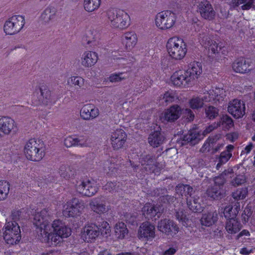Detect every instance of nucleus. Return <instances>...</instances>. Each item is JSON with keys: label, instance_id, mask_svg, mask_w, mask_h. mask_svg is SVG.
Returning <instances> with one entry per match:
<instances>
[{"label": "nucleus", "instance_id": "f257e3e1", "mask_svg": "<svg viewBox=\"0 0 255 255\" xmlns=\"http://www.w3.org/2000/svg\"><path fill=\"white\" fill-rule=\"evenodd\" d=\"M51 214L49 208L37 212L34 216L33 224L37 227V232L42 242L57 246L63 242L64 239L71 235V230L59 219L54 220L50 224L49 220Z\"/></svg>", "mask_w": 255, "mask_h": 255}, {"label": "nucleus", "instance_id": "f03ea898", "mask_svg": "<svg viewBox=\"0 0 255 255\" xmlns=\"http://www.w3.org/2000/svg\"><path fill=\"white\" fill-rule=\"evenodd\" d=\"M226 96V92L224 89L216 87L204 92L203 96H194L188 103L192 109L198 110L203 107L204 103L217 104L223 101Z\"/></svg>", "mask_w": 255, "mask_h": 255}, {"label": "nucleus", "instance_id": "7ed1b4c3", "mask_svg": "<svg viewBox=\"0 0 255 255\" xmlns=\"http://www.w3.org/2000/svg\"><path fill=\"white\" fill-rule=\"evenodd\" d=\"M45 147L39 139L31 138L25 144L23 152L26 158L32 161H39L45 156Z\"/></svg>", "mask_w": 255, "mask_h": 255}, {"label": "nucleus", "instance_id": "20e7f679", "mask_svg": "<svg viewBox=\"0 0 255 255\" xmlns=\"http://www.w3.org/2000/svg\"><path fill=\"white\" fill-rule=\"evenodd\" d=\"M107 17L111 27L115 29L124 30L130 24L129 15L123 10L109 9L107 12Z\"/></svg>", "mask_w": 255, "mask_h": 255}, {"label": "nucleus", "instance_id": "39448f33", "mask_svg": "<svg viewBox=\"0 0 255 255\" xmlns=\"http://www.w3.org/2000/svg\"><path fill=\"white\" fill-rule=\"evenodd\" d=\"M166 48L169 56L175 60H182L187 52L186 42L178 36H173L168 39Z\"/></svg>", "mask_w": 255, "mask_h": 255}, {"label": "nucleus", "instance_id": "423d86ee", "mask_svg": "<svg viewBox=\"0 0 255 255\" xmlns=\"http://www.w3.org/2000/svg\"><path fill=\"white\" fill-rule=\"evenodd\" d=\"M156 26L161 30L172 28L177 21L176 14L170 10H164L158 12L155 17Z\"/></svg>", "mask_w": 255, "mask_h": 255}, {"label": "nucleus", "instance_id": "0eeeda50", "mask_svg": "<svg viewBox=\"0 0 255 255\" xmlns=\"http://www.w3.org/2000/svg\"><path fill=\"white\" fill-rule=\"evenodd\" d=\"M85 208L84 201L74 198L64 205L62 213L66 217L77 218L82 214Z\"/></svg>", "mask_w": 255, "mask_h": 255}, {"label": "nucleus", "instance_id": "6e6552de", "mask_svg": "<svg viewBox=\"0 0 255 255\" xmlns=\"http://www.w3.org/2000/svg\"><path fill=\"white\" fill-rule=\"evenodd\" d=\"M25 23V18L23 16L13 15L5 21L3 25V31L6 35L16 34L22 30Z\"/></svg>", "mask_w": 255, "mask_h": 255}, {"label": "nucleus", "instance_id": "1a4fd4ad", "mask_svg": "<svg viewBox=\"0 0 255 255\" xmlns=\"http://www.w3.org/2000/svg\"><path fill=\"white\" fill-rule=\"evenodd\" d=\"M75 189L82 196L91 197L97 193L99 188L96 181L86 179L76 181Z\"/></svg>", "mask_w": 255, "mask_h": 255}, {"label": "nucleus", "instance_id": "9d476101", "mask_svg": "<svg viewBox=\"0 0 255 255\" xmlns=\"http://www.w3.org/2000/svg\"><path fill=\"white\" fill-rule=\"evenodd\" d=\"M3 238L7 244H16L21 239L20 230L15 221L7 222L4 226Z\"/></svg>", "mask_w": 255, "mask_h": 255}, {"label": "nucleus", "instance_id": "9b49d317", "mask_svg": "<svg viewBox=\"0 0 255 255\" xmlns=\"http://www.w3.org/2000/svg\"><path fill=\"white\" fill-rule=\"evenodd\" d=\"M225 142L219 135L209 137L205 141L201 150L202 152H208L214 154L220 151L225 145Z\"/></svg>", "mask_w": 255, "mask_h": 255}, {"label": "nucleus", "instance_id": "f8f14e48", "mask_svg": "<svg viewBox=\"0 0 255 255\" xmlns=\"http://www.w3.org/2000/svg\"><path fill=\"white\" fill-rule=\"evenodd\" d=\"M185 70L179 69L175 71L170 77L171 83L175 87L188 88L193 85Z\"/></svg>", "mask_w": 255, "mask_h": 255}, {"label": "nucleus", "instance_id": "ddd939ff", "mask_svg": "<svg viewBox=\"0 0 255 255\" xmlns=\"http://www.w3.org/2000/svg\"><path fill=\"white\" fill-rule=\"evenodd\" d=\"M110 138L113 148L118 150L124 147L127 139V135L124 129L116 128L111 131Z\"/></svg>", "mask_w": 255, "mask_h": 255}, {"label": "nucleus", "instance_id": "4468645a", "mask_svg": "<svg viewBox=\"0 0 255 255\" xmlns=\"http://www.w3.org/2000/svg\"><path fill=\"white\" fill-rule=\"evenodd\" d=\"M17 124L10 117L2 116L0 118V139L8 135L17 129Z\"/></svg>", "mask_w": 255, "mask_h": 255}, {"label": "nucleus", "instance_id": "2eb2a0df", "mask_svg": "<svg viewBox=\"0 0 255 255\" xmlns=\"http://www.w3.org/2000/svg\"><path fill=\"white\" fill-rule=\"evenodd\" d=\"M100 235V229L95 224L86 225L82 229L81 238L85 242L94 243Z\"/></svg>", "mask_w": 255, "mask_h": 255}, {"label": "nucleus", "instance_id": "dca6fc26", "mask_svg": "<svg viewBox=\"0 0 255 255\" xmlns=\"http://www.w3.org/2000/svg\"><path fill=\"white\" fill-rule=\"evenodd\" d=\"M245 103L241 100L234 99L229 103L228 111L236 119L243 117L245 114Z\"/></svg>", "mask_w": 255, "mask_h": 255}, {"label": "nucleus", "instance_id": "f3484780", "mask_svg": "<svg viewBox=\"0 0 255 255\" xmlns=\"http://www.w3.org/2000/svg\"><path fill=\"white\" fill-rule=\"evenodd\" d=\"M158 230L166 235L173 237L179 231V227L173 221L164 219L161 220L157 225Z\"/></svg>", "mask_w": 255, "mask_h": 255}, {"label": "nucleus", "instance_id": "a211bd4d", "mask_svg": "<svg viewBox=\"0 0 255 255\" xmlns=\"http://www.w3.org/2000/svg\"><path fill=\"white\" fill-rule=\"evenodd\" d=\"M89 206L92 211L99 215L106 213L110 210V206L106 205V198L103 196L92 199Z\"/></svg>", "mask_w": 255, "mask_h": 255}, {"label": "nucleus", "instance_id": "6ab92c4d", "mask_svg": "<svg viewBox=\"0 0 255 255\" xmlns=\"http://www.w3.org/2000/svg\"><path fill=\"white\" fill-rule=\"evenodd\" d=\"M197 7L198 11L204 19L212 20L215 18L216 12L209 1L204 0L200 2Z\"/></svg>", "mask_w": 255, "mask_h": 255}, {"label": "nucleus", "instance_id": "aec40b11", "mask_svg": "<svg viewBox=\"0 0 255 255\" xmlns=\"http://www.w3.org/2000/svg\"><path fill=\"white\" fill-rule=\"evenodd\" d=\"M181 114V108L178 105H175L165 110L160 118L162 122H173L180 117Z\"/></svg>", "mask_w": 255, "mask_h": 255}, {"label": "nucleus", "instance_id": "412c9836", "mask_svg": "<svg viewBox=\"0 0 255 255\" xmlns=\"http://www.w3.org/2000/svg\"><path fill=\"white\" fill-rule=\"evenodd\" d=\"M138 237L139 239L152 240L155 237V227L149 222L142 223L138 231Z\"/></svg>", "mask_w": 255, "mask_h": 255}, {"label": "nucleus", "instance_id": "4be33fe9", "mask_svg": "<svg viewBox=\"0 0 255 255\" xmlns=\"http://www.w3.org/2000/svg\"><path fill=\"white\" fill-rule=\"evenodd\" d=\"M101 38V32L97 28H91L87 30L83 37V41L90 47L99 44Z\"/></svg>", "mask_w": 255, "mask_h": 255}, {"label": "nucleus", "instance_id": "5701e85b", "mask_svg": "<svg viewBox=\"0 0 255 255\" xmlns=\"http://www.w3.org/2000/svg\"><path fill=\"white\" fill-rule=\"evenodd\" d=\"M122 42L127 51H131L137 42V36L134 31H127L121 36Z\"/></svg>", "mask_w": 255, "mask_h": 255}, {"label": "nucleus", "instance_id": "b1692460", "mask_svg": "<svg viewBox=\"0 0 255 255\" xmlns=\"http://www.w3.org/2000/svg\"><path fill=\"white\" fill-rule=\"evenodd\" d=\"M81 118L86 121L92 120L99 115V110L92 104H86L80 110Z\"/></svg>", "mask_w": 255, "mask_h": 255}, {"label": "nucleus", "instance_id": "393cba45", "mask_svg": "<svg viewBox=\"0 0 255 255\" xmlns=\"http://www.w3.org/2000/svg\"><path fill=\"white\" fill-rule=\"evenodd\" d=\"M191 81L194 85L195 81L198 79L202 73V64L198 62L194 61L190 63L188 68L185 70Z\"/></svg>", "mask_w": 255, "mask_h": 255}, {"label": "nucleus", "instance_id": "a878e982", "mask_svg": "<svg viewBox=\"0 0 255 255\" xmlns=\"http://www.w3.org/2000/svg\"><path fill=\"white\" fill-rule=\"evenodd\" d=\"M99 60L96 52L86 51L82 55L80 61L81 65L85 68H90L95 65Z\"/></svg>", "mask_w": 255, "mask_h": 255}, {"label": "nucleus", "instance_id": "bb28decb", "mask_svg": "<svg viewBox=\"0 0 255 255\" xmlns=\"http://www.w3.org/2000/svg\"><path fill=\"white\" fill-rule=\"evenodd\" d=\"M57 13L56 8L53 6L49 5L41 12L39 20L43 24H49L56 19Z\"/></svg>", "mask_w": 255, "mask_h": 255}, {"label": "nucleus", "instance_id": "cd10ccee", "mask_svg": "<svg viewBox=\"0 0 255 255\" xmlns=\"http://www.w3.org/2000/svg\"><path fill=\"white\" fill-rule=\"evenodd\" d=\"M252 61L250 59L241 58L236 60L232 64L233 70L242 74L248 73L251 71L250 68Z\"/></svg>", "mask_w": 255, "mask_h": 255}, {"label": "nucleus", "instance_id": "c85d7f7f", "mask_svg": "<svg viewBox=\"0 0 255 255\" xmlns=\"http://www.w3.org/2000/svg\"><path fill=\"white\" fill-rule=\"evenodd\" d=\"M234 146L232 144L227 145L226 149L222 151L219 155L216 157L218 163L216 165V169L219 170L221 166L227 163L232 156V151Z\"/></svg>", "mask_w": 255, "mask_h": 255}, {"label": "nucleus", "instance_id": "c756f323", "mask_svg": "<svg viewBox=\"0 0 255 255\" xmlns=\"http://www.w3.org/2000/svg\"><path fill=\"white\" fill-rule=\"evenodd\" d=\"M218 220V214L216 211H210L202 215L200 221L202 225L210 227L215 224Z\"/></svg>", "mask_w": 255, "mask_h": 255}, {"label": "nucleus", "instance_id": "7c9ffc66", "mask_svg": "<svg viewBox=\"0 0 255 255\" xmlns=\"http://www.w3.org/2000/svg\"><path fill=\"white\" fill-rule=\"evenodd\" d=\"M165 139L164 136L159 131H154L150 133L148 138L149 144L153 147H157L162 144Z\"/></svg>", "mask_w": 255, "mask_h": 255}, {"label": "nucleus", "instance_id": "2f4dec72", "mask_svg": "<svg viewBox=\"0 0 255 255\" xmlns=\"http://www.w3.org/2000/svg\"><path fill=\"white\" fill-rule=\"evenodd\" d=\"M242 226L237 219L227 220L225 224V230L229 234H235L242 229Z\"/></svg>", "mask_w": 255, "mask_h": 255}, {"label": "nucleus", "instance_id": "473e14b6", "mask_svg": "<svg viewBox=\"0 0 255 255\" xmlns=\"http://www.w3.org/2000/svg\"><path fill=\"white\" fill-rule=\"evenodd\" d=\"M114 231V236L118 240L125 239L128 233L126 225L122 222H118L115 225Z\"/></svg>", "mask_w": 255, "mask_h": 255}, {"label": "nucleus", "instance_id": "72a5a7b5", "mask_svg": "<svg viewBox=\"0 0 255 255\" xmlns=\"http://www.w3.org/2000/svg\"><path fill=\"white\" fill-rule=\"evenodd\" d=\"M142 215L147 219H152L159 212L158 207L149 203H146L142 208Z\"/></svg>", "mask_w": 255, "mask_h": 255}, {"label": "nucleus", "instance_id": "f704fd0d", "mask_svg": "<svg viewBox=\"0 0 255 255\" xmlns=\"http://www.w3.org/2000/svg\"><path fill=\"white\" fill-rule=\"evenodd\" d=\"M204 134L198 129H192L184 136V140L192 144H195L203 139Z\"/></svg>", "mask_w": 255, "mask_h": 255}, {"label": "nucleus", "instance_id": "c9c22d12", "mask_svg": "<svg viewBox=\"0 0 255 255\" xmlns=\"http://www.w3.org/2000/svg\"><path fill=\"white\" fill-rule=\"evenodd\" d=\"M199 197H187L186 199L188 207L194 212H201L203 211L204 206L199 202Z\"/></svg>", "mask_w": 255, "mask_h": 255}, {"label": "nucleus", "instance_id": "e433bc0d", "mask_svg": "<svg viewBox=\"0 0 255 255\" xmlns=\"http://www.w3.org/2000/svg\"><path fill=\"white\" fill-rule=\"evenodd\" d=\"M102 0H84L83 7L89 13L97 11L101 6Z\"/></svg>", "mask_w": 255, "mask_h": 255}, {"label": "nucleus", "instance_id": "4c0bfd02", "mask_svg": "<svg viewBox=\"0 0 255 255\" xmlns=\"http://www.w3.org/2000/svg\"><path fill=\"white\" fill-rule=\"evenodd\" d=\"M240 210V204L236 203L233 206H228L225 208L224 215L228 220L237 219L236 217Z\"/></svg>", "mask_w": 255, "mask_h": 255}, {"label": "nucleus", "instance_id": "58836bf2", "mask_svg": "<svg viewBox=\"0 0 255 255\" xmlns=\"http://www.w3.org/2000/svg\"><path fill=\"white\" fill-rule=\"evenodd\" d=\"M202 42L205 47H208L209 50H211L213 54L221 53L223 54H225L226 52V48L224 46L221 47V45L219 46L216 42L209 40L207 41V43L206 42L203 43V41Z\"/></svg>", "mask_w": 255, "mask_h": 255}, {"label": "nucleus", "instance_id": "ea45409f", "mask_svg": "<svg viewBox=\"0 0 255 255\" xmlns=\"http://www.w3.org/2000/svg\"><path fill=\"white\" fill-rule=\"evenodd\" d=\"M233 5L238 6L241 4L243 10H249L251 8L255 9V0H233Z\"/></svg>", "mask_w": 255, "mask_h": 255}, {"label": "nucleus", "instance_id": "a19ab883", "mask_svg": "<svg viewBox=\"0 0 255 255\" xmlns=\"http://www.w3.org/2000/svg\"><path fill=\"white\" fill-rule=\"evenodd\" d=\"M176 193L181 196H185L186 199L191 196L193 188L188 185L178 184L175 189Z\"/></svg>", "mask_w": 255, "mask_h": 255}, {"label": "nucleus", "instance_id": "79ce46f5", "mask_svg": "<svg viewBox=\"0 0 255 255\" xmlns=\"http://www.w3.org/2000/svg\"><path fill=\"white\" fill-rule=\"evenodd\" d=\"M92 144L91 138L88 135H82L76 136V146L81 147H90Z\"/></svg>", "mask_w": 255, "mask_h": 255}, {"label": "nucleus", "instance_id": "37998d69", "mask_svg": "<svg viewBox=\"0 0 255 255\" xmlns=\"http://www.w3.org/2000/svg\"><path fill=\"white\" fill-rule=\"evenodd\" d=\"M223 189H221L219 187H215L214 186L209 187L207 190V194L208 197L213 199L221 198L223 195Z\"/></svg>", "mask_w": 255, "mask_h": 255}, {"label": "nucleus", "instance_id": "c03bdc74", "mask_svg": "<svg viewBox=\"0 0 255 255\" xmlns=\"http://www.w3.org/2000/svg\"><path fill=\"white\" fill-rule=\"evenodd\" d=\"M85 80L80 76H71L67 79V85L70 87L75 86L80 88L84 84Z\"/></svg>", "mask_w": 255, "mask_h": 255}, {"label": "nucleus", "instance_id": "a18cd8bd", "mask_svg": "<svg viewBox=\"0 0 255 255\" xmlns=\"http://www.w3.org/2000/svg\"><path fill=\"white\" fill-rule=\"evenodd\" d=\"M10 184L5 181H0V201L5 200L9 192Z\"/></svg>", "mask_w": 255, "mask_h": 255}, {"label": "nucleus", "instance_id": "49530a36", "mask_svg": "<svg viewBox=\"0 0 255 255\" xmlns=\"http://www.w3.org/2000/svg\"><path fill=\"white\" fill-rule=\"evenodd\" d=\"M176 99L177 95L175 92L173 91H167L160 97V100L162 101L161 103H165L166 105L174 102Z\"/></svg>", "mask_w": 255, "mask_h": 255}, {"label": "nucleus", "instance_id": "de8ad7c7", "mask_svg": "<svg viewBox=\"0 0 255 255\" xmlns=\"http://www.w3.org/2000/svg\"><path fill=\"white\" fill-rule=\"evenodd\" d=\"M219 126H221L225 130H229L234 126V122L228 115H224L220 120Z\"/></svg>", "mask_w": 255, "mask_h": 255}, {"label": "nucleus", "instance_id": "09e8293b", "mask_svg": "<svg viewBox=\"0 0 255 255\" xmlns=\"http://www.w3.org/2000/svg\"><path fill=\"white\" fill-rule=\"evenodd\" d=\"M121 186L120 182H108L103 186V189L109 192H118L121 189Z\"/></svg>", "mask_w": 255, "mask_h": 255}, {"label": "nucleus", "instance_id": "8fccbe9b", "mask_svg": "<svg viewBox=\"0 0 255 255\" xmlns=\"http://www.w3.org/2000/svg\"><path fill=\"white\" fill-rule=\"evenodd\" d=\"M118 160L115 157H111L105 163L104 169L107 171L108 169L109 171L113 172L114 170L118 168L119 166L117 163Z\"/></svg>", "mask_w": 255, "mask_h": 255}, {"label": "nucleus", "instance_id": "3c124183", "mask_svg": "<svg viewBox=\"0 0 255 255\" xmlns=\"http://www.w3.org/2000/svg\"><path fill=\"white\" fill-rule=\"evenodd\" d=\"M41 95L42 96V102L47 105L52 102V98L51 91L47 89H40Z\"/></svg>", "mask_w": 255, "mask_h": 255}, {"label": "nucleus", "instance_id": "603ef678", "mask_svg": "<svg viewBox=\"0 0 255 255\" xmlns=\"http://www.w3.org/2000/svg\"><path fill=\"white\" fill-rule=\"evenodd\" d=\"M205 114L206 117L210 119H213L218 115V110L213 107L209 106L205 109Z\"/></svg>", "mask_w": 255, "mask_h": 255}, {"label": "nucleus", "instance_id": "864d4df0", "mask_svg": "<svg viewBox=\"0 0 255 255\" xmlns=\"http://www.w3.org/2000/svg\"><path fill=\"white\" fill-rule=\"evenodd\" d=\"M127 76L124 73H118L112 74L109 77L111 82H119L127 79Z\"/></svg>", "mask_w": 255, "mask_h": 255}, {"label": "nucleus", "instance_id": "5fc2aeb1", "mask_svg": "<svg viewBox=\"0 0 255 255\" xmlns=\"http://www.w3.org/2000/svg\"><path fill=\"white\" fill-rule=\"evenodd\" d=\"M248 193L247 189L246 188L238 189L233 193V197L236 200H241L244 199Z\"/></svg>", "mask_w": 255, "mask_h": 255}, {"label": "nucleus", "instance_id": "6e6d98bb", "mask_svg": "<svg viewBox=\"0 0 255 255\" xmlns=\"http://www.w3.org/2000/svg\"><path fill=\"white\" fill-rule=\"evenodd\" d=\"M140 162L142 166H149V167H145V168L146 170L147 169V168H149L150 169V166L152 165L153 164L154 159L152 156L147 155L144 157L142 158V159L140 161Z\"/></svg>", "mask_w": 255, "mask_h": 255}, {"label": "nucleus", "instance_id": "4d7b16f0", "mask_svg": "<svg viewBox=\"0 0 255 255\" xmlns=\"http://www.w3.org/2000/svg\"><path fill=\"white\" fill-rule=\"evenodd\" d=\"M71 171L70 167L62 165L59 168V173L61 177L68 179L70 177Z\"/></svg>", "mask_w": 255, "mask_h": 255}, {"label": "nucleus", "instance_id": "13d9d810", "mask_svg": "<svg viewBox=\"0 0 255 255\" xmlns=\"http://www.w3.org/2000/svg\"><path fill=\"white\" fill-rule=\"evenodd\" d=\"M101 234L106 237L110 235L111 227L109 224L107 222H103L102 224V228L100 229Z\"/></svg>", "mask_w": 255, "mask_h": 255}, {"label": "nucleus", "instance_id": "bf43d9fd", "mask_svg": "<svg viewBox=\"0 0 255 255\" xmlns=\"http://www.w3.org/2000/svg\"><path fill=\"white\" fill-rule=\"evenodd\" d=\"M226 181L224 175L221 174L219 176L216 177L214 178V185L215 187H219L221 189H222L223 185Z\"/></svg>", "mask_w": 255, "mask_h": 255}, {"label": "nucleus", "instance_id": "052dcab7", "mask_svg": "<svg viewBox=\"0 0 255 255\" xmlns=\"http://www.w3.org/2000/svg\"><path fill=\"white\" fill-rule=\"evenodd\" d=\"M246 181V178L244 175H239L232 180V184L234 186H239L244 183Z\"/></svg>", "mask_w": 255, "mask_h": 255}, {"label": "nucleus", "instance_id": "680f3d73", "mask_svg": "<svg viewBox=\"0 0 255 255\" xmlns=\"http://www.w3.org/2000/svg\"><path fill=\"white\" fill-rule=\"evenodd\" d=\"M64 144L67 147L76 146V136H68L66 137L64 140Z\"/></svg>", "mask_w": 255, "mask_h": 255}, {"label": "nucleus", "instance_id": "e2e57ef3", "mask_svg": "<svg viewBox=\"0 0 255 255\" xmlns=\"http://www.w3.org/2000/svg\"><path fill=\"white\" fill-rule=\"evenodd\" d=\"M250 236V233L247 230H242L236 237V239L242 242H244V240L247 239L246 237Z\"/></svg>", "mask_w": 255, "mask_h": 255}, {"label": "nucleus", "instance_id": "0e129e2a", "mask_svg": "<svg viewBox=\"0 0 255 255\" xmlns=\"http://www.w3.org/2000/svg\"><path fill=\"white\" fill-rule=\"evenodd\" d=\"M185 117L188 121H192L194 119V114L190 109H186L184 111Z\"/></svg>", "mask_w": 255, "mask_h": 255}, {"label": "nucleus", "instance_id": "69168bd1", "mask_svg": "<svg viewBox=\"0 0 255 255\" xmlns=\"http://www.w3.org/2000/svg\"><path fill=\"white\" fill-rule=\"evenodd\" d=\"M177 247H171L163 252L162 255H174L177 251Z\"/></svg>", "mask_w": 255, "mask_h": 255}, {"label": "nucleus", "instance_id": "338daca9", "mask_svg": "<svg viewBox=\"0 0 255 255\" xmlns=\"http://www.w3.org/2000/svg\"><path fill=\"white\" fill-rule=\"evenodd\" d=\"M176 218L180 222H184L185 220L186 216L184 214L183 211L179 210L176 213Z\"/></svg>", "mask_w": 255, "mask_h": 255}, {"label": "nucleus", "instance_id": "774afa93", "mask_svg": "<svg viewBox=\"0 0 255 255\" xmlns=\"http://www.w3.org/2000/svg\"><path fill=\"white\" fill-rule=\"evenodd\" d=\"M219 126V124H214L213 125H210L203 132H202V134H204V136L207 134L210 133L212 131H213L215 128H217Z\"/></svg>", "mask_w": 255, "mask_h": 255}]
</instances>
